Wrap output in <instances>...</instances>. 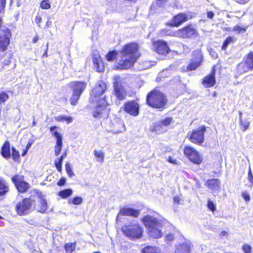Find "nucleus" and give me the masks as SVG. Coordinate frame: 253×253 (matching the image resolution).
Segmentation results:
<instances>
[{"instance_id":"1","label":"nucleus","mask_w":253,"mask_h":253,"mask_svg":"<svg viewBox=\"0 0 253 253\" xmlns=\"http://www.w3.org/2000/svg\"><path fill=\"white\" fill-rule=\"evenodd\" d=\"M142 221L147 228L149 236L155 239L162 237V224L157 218L148 215L143 218Z\"/></svg>"},{"instance_id":"2","label":"nucleus","mask_w":253,"mask_h":253,"mask_svg":"<svg viewBox=\"0 0 253 253\" xmlns=\"http://www.w3.org/2000/svg\"><path fill=\"white\" fill-rule=\"evenodd\" d=\"M146 101L150 106L162 110L167 105L168 99L163 92L154 89L148 94Z\"/></svg>"},{"instance_id":"3","label":"nucleus","mask_w":253,"mask_h":253,"mask_svg":"<svg viewBox=\"0 0 253 253\" xmlns=\"http://www.w3.org/2000/svg\"><path fill=\"white\" fill-rule=\"evenodd\" d=\"M119 55L137 60L140 56L138 44L135 42L126 44L119 52Z\"/></svg>"},{"instance_id":"4","label":"nucleus","mask_w":253,"mask_h":253,"mask_svg":"<svg viewBox=\"0 0 253 253\" xmlns=\"http://www.w3.org/2000/svg\"><path fill=\"white\" fill-rule=\"evenodd\" d=\"M122 230L123 232L131 239H139L143 233L142 228L137 224L124 226Z\"/></svg>"},{"instance_id":"5","label":"nucleus","mask_w":253,"mask_h":253,"mask_svg":"<svg viewBox=\"0 0 253 253\" xmlns=\"http://www.w3.org/2000/svg\"><path fill=\"white\" fill-rule=\"evenodd\" d=\"M114 80V92L116 98L120 101L125 99L126 96V91L122 84L119 76L115 75Z\"/></svg>"},{"instance_id":"6","label":"nucleus","mask_w":253,"mask_h":253,"mask_svg":"<svg viewBox=\"0 0 253 253\" xmlns=\"http://www.w3.org/2000/svg\"><path fill=\"white\" fill-rule=\"evenodd\" d=\"M2 19L0 18V50L4 51L9 43L11 36L10 30L4 26H2Z\"/></svg>"},{"instance_id":"7","label":"nucleus","mask_w":253,"mask_h":253,"mask_svg":"<svg viewBox=\"0 0 253 253\" xmlns=\"http://www.w3.org/2000/svg\"><path fill=\"white\" fill-rule=\"evenodd\" d=\"M206 128L204 126L199 127L188 133L190 141L195 144L200 145L204 141V133Z\"/></svg>"},{"instance_id":"8","label":"nucleus","mask_w":253,"mask_h":253,"mask_svg":"<svg viewBox=\"0 0 253 253\" xmlns=\"http://www.w3.org/2000/svg\"><path fill=\"white\" fill-rule=\"evenodd\" d=\"M184 154L191 162L195 164H200L202 162V156L194 148L190 146L184 147Z\"/></svg>"},{"instance_id":"9","label":"nucleus","mask_w":253,"mask_h":253,"mask_svg":"<svg viewBox=\"0 0 253 253\" xmlns=\"http://www.w3.org/2000/svg\"><path fill=\"white\" fill-rule=\"evenodd\" d=\"M106 89V84L102 81H98L92 89L90 95V101L94 102H98Z\"/></svg>"},{"instance_id":"10","label":"nucleus","mask_w":253,"mask_h":253,"mask_svg":"<svg viewBox=\"0 0 253 253\" xmlns=\"http://www.w3.org/2000/svg\"><path fill=\"white\" fill-rule=\"evenodd\" d=\"M172 121L171 117H166L156 123L151 127L150 129L157 133H162L167 130V126H169Z\"/></svg>"},{"instance_id":"11","label":"nucleus","mask_w":253,"mask_h":253,"mask_svg":"<svg viewBox=\"0 0 253 253\" xmlns=\"http://www.w3.org/2000/svg\"><path fill=\"white\" fill-rule=\"evenodd\" d=\"M33 201L30 198H25L18 202L16 206L17 213L20 215L26 214L29 211Z\"/></svg>"},{"instance_id":"12","label":"nucleus","mask_w":253,"mask_h":253,"mask_svg":"<svg viewBox=\"0 0 253 253\" xmlns=\"http://www.w3.org/2000/svg\"><path fill=\"white\" fill-rule=\"evenodd\" d=\"M100 103L93 112V116L95 118H100L104 116H108L109 109L107 108L108 105L104 97L101 100H99Z\"/></svg>"},{"instance_id":"13","label":"nucleus","mask_w":253,"mask_h":253,"mask_svg":"<svg viewBox=\"0 0 253 253\" xmlns=\"http://www.w3.org/2000/svg\"><path fill=\"white\" fill-rule=\"evenodd\" d=\"M197 33L192 25H188L175 32V36L182 38H190L196 37Z\"/></svg>"},{"instance_id":"14","label":"nucleus","mask_w":253,"mask_h":253,"mask_svg":"<svg viewBox=\"0 0 253 253\" xmlns=\"http://www.w3.org/2000/svg\"><path fill=\"white\" fill-rule=\"evenodd\" d=\"M11 179L20 192H25L30 187V184L24 180V177L22 175H15Z\"/></svg>"},{"instance_id":"15","label":"nucleus","mask_w":253,"mask_h":253,"mask_svg":"<svg viewBox=\"0 0 253 253\" xmlns=\"http://www.w3.org/2000/svg\"><path fill=\"white\" fill-rule=\"evenodd\" d=\"M193 58L190 63L187 67V69L189 70H195L198 67L202 61L203 57L200 50H195L193 53Z\"/></svg>"},{"instance_id":"16","label":"nucleus","mask_w":253,"mask_h":253,"mask_svg":"<svg viewBox=\"0 0 253 253\" xmlns=\"http://www.w3.org/2000/svg\"><path fill=\"white\" fill-rule=\"evenodd\" d=\"M121 60H119L117 66V68L120 70H126L131 67L136 61L133 59H130L127 57L122 56L119 55Z\"/></svg>"},{"instance_id":"17","label":"nucleus","mask_w":253,"mask_h":253,"mask_svg":"<svg viewBox=\"0 0 253 253\" xmlns=\"http://www.w3.org/2000/svg\"><path fill=\"white\" fill-rule=\"evenodd\" d=\"M155 51L160 54L165 55L169 53V48L167 43L164 41H158L153 43Z\"/></svg>"},{"instance_id":"18","label":"nucleus","mask_w":253,"mask_h":253,"mask_svg":"<svg viewBox=\"0 0 253 253\" xmlns=\"http://www.w3.org/2000/svg\"><path fill=\"white\" fill-rule=\"evenodd\" d=\"M124 110L130 115L137 116L139 114V105L134 101L129 102L125 105Z\"/></svg>"},{"instance_id":"19","label":"nucleus","mask_w":253,"mask_h":253,"mask_svg":"<svg viewBox=\"0 0 253 253\" xmlns=\"http://www.w3.org/2000/svg\"><path fill=\"white\" fill-rule=\"evenodd\" d=\"M221 182L218 179H209L206 181V185L212 193H218L220 188Z\"/></svg>"},{"instance_id":"20","label":"nucleus","mask_w":253,"mask_h":253,"mask_svg":"<svg viewBox=\"0 0 253 253\" xmlns=\"http://www.w3.org/2000/svg\"><path fill=\"white\" fill-rule=\"evenodd\" d=\"M86 83L84 82H72L70 83V86L73 88V92L81 95L86 86Z\"/></svg>"},{"instance_id":"21","label":"nucleus","mask_w":253,"mask_h":253,"mask_svg":"<svg viewBox=\"0 0 253 253\" xmlns=\"http://www.w3.org/2000/svg\"><path fill=\"white\" fill-rule=\"evenodd\" d=\"M253 70L248 60L245 57L242 62L237 66V70L239 74H243L249 70Z\"/></svg>"},{"instance_id":"22","label":"nucleus","mask_w":253,"mask_h":253,"mask_svg":"<svg viewBox=\"0 0 253 253\" xmlns=\"http://www.w3.org/2000/svg\"><path fill=\"white\" fill-rule=\"evenodd\" d=\"M53 135L56 139V144L54 146L55 155L58 156L60 154L62 148V137L58 132H54Z\"/></svg>"},{"instance_id":"23","label":"nucleus","mask_w":253,"mask_h":253,"mask_svg":"<svg viewBox=\"0 0 253 253\" xmlns=\"http://www.w3.org/2000/svg\"><path fill=\"white\" fill-rule=\"evenodd\" d=\"M139 213L140 211L139 210L124 207L121 209L117 217H119V215L137 217L139 215Z\"/></svg>"},{"instance_id":"24","label":"nucleus","mask_w":253,"mask_h":253,"mask_svg":"<svg viewBox=\"0 0 253 253\" xmlns=\"http://www.w3.org/2000/svg\"><path fill=\"white\" fill-rule=\"evenodd\" d=\"M215 84V79L214 76V70L212 73L205 77L203 80V84L205 87H211L213 86Z\"/></svg>"},{"instance_id":"25","label":"nucleus","mask_w":253,"mask_h":253,"mask_svg":"<svg viewBox=\"0 0 253 253\" xmlns=\"http://www.w3.org/2000/svg\"><path fill=\"white\" fill-rule=\"evenodd\" d=\"M188 20L187 15L185 13H179L175 16L172 21V25L178 26Z\"/></svg>"},{"instance_id":"26","label":"nucleus","mask_w":253,"mask_h":253,"mask_svg":"<svg viewBox=\"0 0 253 253\" xmlns=\"http://www.w3.org/2000/svg\"><path fill=\"white\" fill-rule=\"evenodd\" d=\"M92 58L94 68L96 71L98 72H102L104 70V66L99 55L94 54Z\"/></svg>"},{"instance_id":"27","label":"nucleus","mask_w":253,"mask_h":253,"mask_svg":"<svg viewBox=\"0 0 253 253\" xmlns=\"http://www.w3.org/2000/svg\"><path fill=\"white\" fill-rule=\"evenodd\" d=\"M191 248V243L188 241L178 246L175 253H190Z\"/></svg>"},{"instance_id":"28","label":"nucleus","mask_w":253,"mask_h":253,"mask_svg":"<svg viewBox=\"0 0 253 253\" xmlns=\"http://www.w3.org/2000/svg\"><path fill=\"white\" fill-rule=\"evenodd\" d=\"M1 154L5 159H8L11 156L10 151V144L8 142H5L1 148Z\"/></svg>"},{"instance_id":"29","label":"nucleus","mask_w":253,"mask_h":253,"mask_svg":"<svg viewBox=\"0 0 253 253\" xmlns=\"http://www.w3.org/2000/svg\"><path fill=\"white\" fill-rule=\"evenodd\" d=\"M9 190V187L6 181L0 178V196L4 195Z\"/></svg>"},{"instance_id":"30","label":"nucleus","mask_w":253,"mask_h":253,"mask_svg":"<svg viewBox=\"0 0 253 253\" xmlns=\"http://www.w3.org/2000/svg\"><path fill=\"white\" fill-rule=\"evenodd\" d=\"M47 202L44 199L41 198L38 202L37 210L41 212H44L47 209Z\"/></svg>"},{"instance_id":"31","label":"nucleus","mask_w":253,"mask_h":253,"mask_svg":"<svg viewBox=\"0 0 253 253\" xmlns=\"http://www.w3.org/2000/svg\"><path fill=\"white\" fill-rule=\"evenodd\" d=\"M143 253H161V250L159 248L148 246L142 249Z\"/></svg>"},{"instance_id":"32","label":"nucleus","mask_w":253,"mask_h":253,"mask_svg":"<svg viewBox=\"0 0 253 253\" xmlns=\"http://www.w3.org/2000/svg\"><path fill=\"white\" fill-rule=\"evenodd\" d=\"M73 194V190L71 189H65L60 191L58 195L62 198H67L70 197Z\"/></svg>"},{"instance_id":"33","label":"nucleus","mask_w":253,"mask_h":253,"mask_svg":"<svg viewBox=\"0 0 253 253\" xmlns=\"http://www.w3.org/2000/svg\"><path fill=\"white\" fill-rule=\"evenodd\" d=\"M55 120L58 122L66 121L68 124L71 123L73 121V119L72 117L66 116H57L55 118Z\"/></svg>"},{"instance_id":"34","label":"nucleus","mask_w":253,"mask_h":253,"mask_svg":"<svg viewBox=\"0 0 253 253\" xmlns=\"http://www.w3.org/2000/svg\"><path fill=\"white\" fill-rule=\"evenodd\" d=\"M235 41V39L233 37H227L223 42L222 46V50H226L228 44L230 43H233Z\"/></svg>"},{"instance_id":"35","label":"nucleus","mask_w":253,"mask_h":253,"mask_svg":"<svg viewBox=\"0 0 253 253\" xmlns=\"http://www.w3.org/2000/svg\"><path fill=\"white\" fill-rule=\"evenodd\" d=\"M247 28L248 26L241 27L239 25H237L233 27L232 31L233 32H237V34H239L246 32Z\"/></svg>"},{"instance_id":"36","label":"nucleus","mask_w":253,"mask_h":253,"mask_svg":"<svg viewBox=\"0 0 253 253\" xmlns=\"http://www.w3.org/2000/svg\"><path fill=\"white\" fill-rule=\"evenodd\" d=\"M119 56V52L118 53L116 51L113 50L110 51L106 56V59L109 61H113L116 58L117 55Z\"/></svg>"},{"instance_id":"37","label":"nucleus","mask_w":253,"mask_h":253,"mask_svg":"<svg viewBox=\"0 0 253 253\" xmlns=\"http://www.w3.org/2000/svg\"><path fill=\"white\" fill-rule=\"evenodd\" d=\"M94 155L97 158V161L100 163H103L104 159V154L101 151H97L95 150L94 151Z\"/></svg>"},{"instance_id":"38","label":"nucleus","mask_w":253,"mask_h":253,"mask_svg":"<svg viewBox=\"0 0 253 253\" xmlns=\"http://www.w3.org/2000/svg\"><path fill=\"white\" fill-rule=\"evenodd\" d=\"M250 123L247 120L240 121V125L242 131H245L249 128Z\"/></svg>"},{"instance_id":"39","label":"nucleus","mask_w":253,"mask_h":253,"mask_svg":"<svg viewBox=\"0 0 253 253\" xmlns=\"http://www.w3.org/2000/svg\"><path fill=\"white\" fill-rule=\"evenodd\" d=\"M80 94L76 93L75 92H73L72 97L70 98L71 104L73 105H76L80 97Z\"/></svg>"},{"instance_id":"40","label":"nucleus","mask_w":253,"mask_h":253,"mask_svg":"<svg viewBox=\"0 0 253 253\" xmlns=\"http://www.w3.org/2000/svg\"><path fill=\"white\" fill-rule=\"evenodd\" d=\"M63 161L62 158H57L54 161L55 166L59 172H61L62 171V164Z\"/></svg>"},{"instance_id":"41","label":"nucleus","mask_w":253,"mask_h":253,"mask_svg":"<svg viewBox=\"0 0 253 253\" xmlns=\"http://www.w3.org/2000/svg\"><path fill=\"white\" fill-rule=\"evenodd\" d=\"M75 244H67L65 246L66 253H72L75 249Z\"/></svg>"},{"instance_id":"42","label":"nucleus","mask_w":253,"mask_h":253,"mask_svg":"<svg viewBox=\"0 0 253 253\" xmlns=\"http://www.w3.org/2000/svg\"><path fill=\"white\" fill-rule=\"evenodd\" d=\"M119 129H117L116 130H115L114 131L116 133H119L122 132L123 130H126L125 126L124 125V123L123 121H122L121 120H119Z\"/></svg>"},{"instance_id":"43","label":"nucleus","mask_w":253,"mask_h":253,"mask_svg":"<svg viewBox=\"0 0 253 253\" xmlns=\"http://www.w3.org/2000/svg\"><path fill=\"white\" fill-rule=\"evenodd\" d=\"M65 169H66V172L69 177H72L73 175H74V173L73 172L72 169L69 163H67L66 164Z\"/></svg>"},{"instance_id":"44","label":"nucleus","mask_w":253,"mask_h":253,"mask_svg":"<svg viewBox=\"0 0 253 253\" xmlns=\"http://www.w3.org/2000/svg\"><path fill=\"white\" fill-rule=\"evenodd\" d=\"M41 7L42 9H47L50 7V4L48 0H42L41 3Z\"/></svg>"},{"instance_id":"45","label":"nucleus","mask_w":253,"mask_h":253,"mask_svg":"<svg viewBox=\"0 0 253 253\" xmlns=\"http://www.w3.org/2000/svg\"><path fill=\"white\" fill-rule=\"evenodd\" d=\"M11 155L14 160L16 161L19 158V153L14 148H12V154Z\"/></svg>"},{"instance_id":"46","label":"nucleus","mask_w":253,"mask_h":253,"mask_svg":"<svg viewBox=\"0 0 253 253\" xmlns=\"http://www.w3.org/2000/svg\"><path fill=\"white\" fill-rule=\"evenodd\" d=\"M8 97H9V96H8V94H7L6 93L2 92L1 93H0V103H3V102H4L5 101H6L8 99Z\"/></svg>"},{"instance_id":"47","label":"nucleus","mask_w":253,"mask_h":253,"mask_svg":"<svg viewBox=\"0 0 253 253\" xmlns=\"http://www.w3.org/2000/svg\"><path fill=\"white\" fill-rule=\"evenodd\" d=\"M83 202V199L81 197H76L72 199V204L74 205L81 204Z\"/></svg>"},{"instance_id":"48","label":"nucleus","mask_w":253,"mask_h":253,"mask_svg":"<svg viewBox=\"0 0 253 253\" xmlns=\"http://www.w3.org/2000/svg\"><path fill=\"white\" fill-rule=\"evenodd\" d=\"M246 57L253 69V52H250L248 54Z\"/></svg>"},{"instance_id":"49","label":"nucleus","mask_w":253,"mask_h":253,"mask_svg":"<svg viewBox=\"0 0 253 253\" xmlns=\"http://www.w3.org/2000/svg\"><path fill=\"white\" fill-rule=\"evenodd\" d=\"M242 249L245 253H251V247L248 244L244 245Z\"/></svg>"},{"instance_id":"50","label":"nucleus","mask_w":253,"mask_h":253,"mask_svg":"<svg viewBox=\"0 0 253 253\" xmlns=\"http://www.w3.org/2000/svg\"><path fill=\"white\" fill-rule=\"evenodd\" d=\"M208 208L211 211H213L215 210V208L214 206V205L212 201H211L210 200H208Z\"/></svg>"},{"instance_id":"51","label":"nucleus","mask_w":253,"mask_h":253,"mask_svg":"<svg viewBox=\"0 0 253 253\" xmlns=\"http://www.w3.org/2000/svg\"><path fill=\"white\" fill-rule=\"evenodd\" d=\"M242 197L246 202H249L250 201V196L247 192H243L242 193Z\"/></svg>"},{"instance_id":"52","label":"nucleus","mask_w":253,"mask_h":253,"mask_svg":"<svg viewBox=\"0 0 253 253\" xmlns=\"http://www.w3.org/2000/svg\"><path fill=\"white\" fill-rule=\"evenodd\" d=\"M6 0H0V11L1 12L5 7Z\"/></svg>"},{"instance_id":"53","label":"nucleus","mask_w":253,"mask_h":253,"mask_svg":"<svg viewBox=\"0 0 253 253\" xmlns=\"http://www.w3.org/2000/svg\"><path fill=\"white\" fill-rule=\"evenodd\" d=\"M66 183V179L64 177H62L57 182V185L58 186H63Z\"/></svg>"},{"instance_id":"54","label":"nucleus","mask_w":253,"mask_h":253,"mask_svg":"<svg viewBox=\"0 0 253 253\" xmlns=\"http://www.w3.org/2000/svg\"><path fill=\"white\" fill-rule=\"evenodd\" d=\"M167 1L168 0H156L157 4L159 6H163Z\"/></svg>"},{"instance_id":"55","label":"nucleus","mask_w":253,"mask_h":253,"mask_svg":"<svg viewBox=\"0 0 253 253\" xmlns=\"http://www.w3.org/2000/svg\"><path fill=\"white\" fill-rule=\"evenodd\" d=\"M210 55L213 58H216L217 57V54L216 52L214 51L212 49H211L210 51Z\"/></svg>"},{"instance_id":"56","label":"nucleus","mask_w":253,"mask_h":253,"mask_svg":"<svg viewBox=\"0 0 253 253\" xmlns=\"http://www.w3.org/2000/svg\"><path fill=\"white\" fill-rule=\"evenodd\" d=\"M166 238L168 241H172L174 239V236L172 234H169L166 237Z\"/></svg>"},{"instance_id":"57","label":"nucleus","mask_w":253,"mask_h":253,"mask_svg":"<svg viewBox=\"0 0 253 253\" xmlns=\"http://www.w3.org/2000/svg\"><path fill=\"white\" fill-rule=\"evenodd\" d=\"M248 178L249 181L253 184V176L251 172V171H249L248 174Z\"/></svg>"},{"instance_id":"58","label":"nucleus","mask_w":253,"mask_h":253,"mask_svg":"<svg viewBox=\"0 0 253 253\" xmlns=\"http://www.w3.org/2000/svg\"><path fill=\"white\" fill-rule=\"evenodd\" d=\"M42 21V17L40 16H37L35 18V22L37 24H39Z\"/></svg>"},{"instance_id":"59","label":"nucleus","mask_w":253,"mask_h":253,"mask_svg":"<svg viewBox=\"0 0 253 253\" xmlns=\"http://www.w3.org/2000/svg\"><path fill=\"white\" fill-rule=\"evenodd\" d=\"M207 16L210 19H212L214 16V13L212 11L207 12Z\"/></svg>"},{"instance_id":"60","label":"nucleus","mask_w":253,"mask_h":253,"mask_svg":"<svg viewBox=\"0 0 253 253\" xmlns=\"http://www.w3.org/2000/svg\"><path fill=\"white\" fill-rule=\"evenodd\" d=\"M168 161L171 164H177V161L173 159L171 157H169Z\"/></svg>"},{"instance_id":"61","label":"nucleus","mask_w":253,"mask_h":253,"mask_svg":"<svg viewBox=\"0 0 253 253\" xmlns=\"http://www.w3.org/2000/svg\"><path fill=\"white\" fill-rule=\"evenodd\" d=\"M173 202L174 203L179 204V203L180 202V198L178 196L174 197L173 198Z\"/></svg>"},{"instance_id":"62","label":"nucleus","mask_w":253,"mask_h":253,"mask_svg":"<svg viewBox=\"0 0 253 253\" xmlns=\"http://www.w3.org/2000/svg\"><path fill=\"white\" fill-rule=\"evenodd\" d=\"M236 1L241 4H245L248 2L250 0H236Z\"/></svg>"},{"instance_id":"63","label":"nucleus","mask_w":253,"mask_h":253,"mask_svg":"<svg viewBox=\"0 0 253 253\" xmlns=\"http://www.w3.org/2000/svg\"><path fill=\"white\" fill-rule=\"evenodd\" d=\"M182 46L183 50L185 52H189L190 51V49L187 45H183Z\"/></svg>"},{"instance_id":"64","label":"nucleus","mask_w":253,"mask_h":253,"mask_svg":"<svg viewBox=\"0 0 253 253\" xmlns=\"http://www.w3.org/2000/svg\"><path fill=\"white\" fill-rule=\"evenodd\" d=\"M57 126H52L50 127V131L52 133L53 135V133L55 132L54 131L55 129H56Z\"/></svg>"}]
</instances>
